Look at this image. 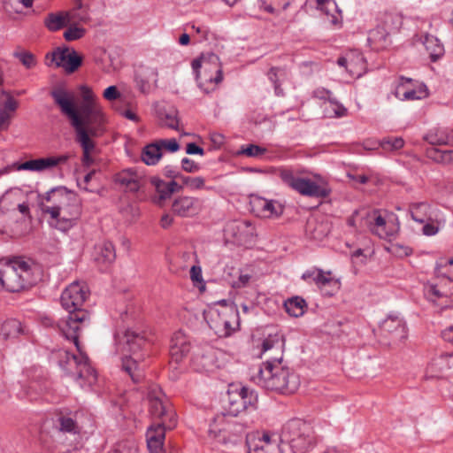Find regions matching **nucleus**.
<instances>
[{
	"label": "nucleus",
	"mask_w": 453,
	"mask_h": 453,
	"mask_svg": "<svg viewBox=\"0 0 453 453\" xmlns=\"http://www.w3.org/2000/svg\"><path fill=\"white\" fill-rule=\"evenodd\" d=\"M325 112L327 117H343L347 114V109L333 98L324 103Z\"/></svg>",
	"instance_id": "obj_45"
},
{
	"label": "nucleus",
	"mask_w": 453,
	"mask_h": 453,
	"mask_svg": "<svg viewBox=\"0 0 453 453\" xmlns=\"http://www.w3.org/2000/svg\"><path fill=\"white\" fill-rule=\"evenodd\" d=\"M79 348L76 347L79 355L69 351H64L60 356L59 365L81 385V387H91L97 380L96 370L91 366L89 359L78 341Z\"/></svg>",
	"instance_id": "obj_9"
},
{
	"label": "nucleus",
	"mask_w": 453,
	"mask_h": 453,
	"mask_svg": "<svg viewBox=\"0 0 453 453\" xmlns=\"http://www.w3.org/2000/svg\"><path fill=\"white\" fill-rule=\"evenodd\" d=\"M79 90L82 98L80 110L76 107L75 93L65 86L55 87L50 94L60 111L70 119L75 141L82 149V164L89 166L93 163L91 153L96 148L91 138L104 134L106 117L91 88L81 85Z\"/></svg>",
	"instance_id": "obj_1"
},
{
	"label": "nucleus",
	"mask_w": 453,
	"mask_h": 453,
	"mask_svg": "<svg viewBox=\"0 0 453 453\" xmlns=\"http://www.w3.org/2000/svg\"><path fill=\"white\" fill-rule=\"evenodd\" d=\"M156 143L160 147V151L166 150L168 152H176L180 149V145L176 139H159L156 141Z\"/></svg>",
	"instance_id": "obj_52"
},
{
	"label": "nucleus",
	"mask_w": 453,
	"mask_h": 453,
	"mask_svg": "<svg viewBox=\"0 0 453 453\" xmlns=\"http://www.w3.org/2000/svg\"><path fill=\"white\" fill-rule=\"evenodd\" d=\"M169 422L165 420L152 424L147 430L146 441L150 453H160L165 438V430L168 428Z\"/></svg>",
	"instance_id": "obj_19"
},
{
	"label": "nucleus",
	"mask_w": 453,
	"mask_h": 453,
	"mask_svg": "<svg viewBox=\"0 0 453 453\" xmlns=\"http://www.w3.org/2000/svg\"><path fill=\"white\" fill-rule=\"evenodd\" d=\"M190 27L196 33V36H197L198 42L207 41L209 39L211 30L208 26L193 23L190 25Z\"/></svg>",
	"instance_id": "obj_53"
},
{
	"label": "nucleus",
	"mask_w": 453,
	"mask_h": 453,
	"mask_svg": "<svg viewBox=\"0 0 453 453\" xmlns=\"http://www.w3.org/2000/svg\"><path fill=\"white\" fill-rule=\"evenodd\" d=\"M12 114L0 111V130H5L9 127Z\"/></svg>",
	"instance_id": "obj_62"
},
{
	"label": "nucleus",
	"mask_w": 453,
	"mask_h": 453,
	"mask_svg": "<svg viewBox=\"0 0 453 453\" xmlns=\"http://www.w3.org/2000/svg\"><path fill=\"white\" fill-rule=\"evenodd\" d=\"M25 333L21 322L15 319L5 320L0 328V334L4 340L15 339Z\"/></svg>",
	"instance_id": "obj_31"
},
{
	"label": "nucleus",
	"mask_w": 453,
	"mask_h": 453,
	"mask_svg": "<svg viewBox=\"0 0 453 453\" xmlns=\"http://www.w3.org/2000/svg\"><path fill=\"white\" fill-rule=\"evenodd\" d=\"M162 157L160 147L155 142L145 146L142 152V160L148 165H156Z\"/></svg>",
	"instance_id": "obj_37"
},
{
	"label": "nucleus",
	"mask_w": 453,
	"mask_h": 453,
	"mask_svg": "<svg viewBox=\"0 0 453 453\" xmlns=\"http://www.w3.org/2000/svg\"><path fill=\"white\" fill-rule=\"evenodd\" d=\"M88 296V288L74 281L65 288L60 297L61 305L68 314L57 323V326L61 334L78 348L80 332L89 323L88 311L81 308Z\"/></svg>",
	"instance_id": "obj_2"
},
{
	"label": "nucleus",
	"mask_w": 453,
	"mask_h": 453,
	"mask_svg": "<svg viewBox=\"0 0 453 453\" xmlns=\"http://www.w3.org/2000/svg\"><path fill=\"white\" fill-rule=\"evenodd\" d=\"M389 34L385 27L377 24L376 27L370 30L368 34V42L374 50H382L390 44Z\"/></svg>",
	"instance_id": "obj_27"
},
{
	"label": "nucleus",
	"mask_w": 453,
	"mask_h": 453,
	"mask_svg": "<svg viewBox=\"0 0 453 453\" xmlns=\"http://www.w3.org/2000/svg\"><path fill=\"white\" fill-rule=\"evenodd\" d=\"M240 396L242 397V401L244 402L245 409L247 410H257V403H258V397L257 394L255 390L250 389L247 387H242L238 390Z\"/></svg>",
	"instance_id": "obj_41"
},
{
	"label": "nucleus",
	"mask_w": 453,
	"mask_h": 453,
	"mask_svg": "<svg viewBox=\"0 0 453 453\" xmlns=\"http://www.w3.org/2000/svg\"><path fill=\"white\" fill-rule=\"evenodd\" d=\"M18 108V102L12 96L8 95L6 100L2 104L0 111L12 114Z\"/></svg>",
	"instance_id": "obj_58"
},
{
	"label": "nucleus",
	"mask_w": 453,
	"mask_h": 453,
	"mask_svg": "<svg viewBox=\"0 0 453 453\" xmlns=\"http://www.w3.org/2000/svg\"><path fill=\"white\" fill-rule=\"evenodd\" d=\"M380 330L386 336L394 340H403L407 336L405 322L398 316H388L380 325Z\"/></svg>",
	"instance_id": "obj_23"
},
{
	"label": "nucleus",
	"mask_w": 453,
	"mask_h": 453,
	"mask_svg": "<svg viewBox=\"0 0 453 453\" xmlns=\"http://www.w3.org/2000/svg\"><path fill=\"white\" fill-rule=\"evenodd\" d=\"M278 175L283 183L303 196L326 198L332 191L326 183H318L311 179L300 177L291 168L279 169Z\"/></svg>",
	"instance_id": "obj_10"
},
{
	"label": "nucleus",
	"mask_w": 453,
	"mask_h": 453,
	"mask_svg": "<svg viewBox=\"0 0 453 453\" xmlns=\"http://www.w3.org/2000/svg\"><path fill=\"white\" fill-rule=\"evenodd\" d=\"M438 230H439L438 226L432 223H427V224L424 225L422 227V233L427 236H432V235L436 234Z\"/></svg>",
	"instance_id": "obj_64"
},
{
	"label": "nucleus",
	"mask_w": 453,
	"mask_h": 453,
	"mask_svg": "<svg viewBox=\"0 0 453 453\" xmlns=\"http://www.w3.org/2000/svg\"><path fill=\"white\" fill-rule=\"evenodd\" d=\"M396 220L395 216L385 219L379 211H373L369 215V229L380 238L388 239L394 236L399 230V224L395 222Z\"/></svg>",
	"instance_id": "obj_15"
},
{
	"label": "nucleus",
	"mask_w": 453,
	"mask_h": 453,
	"mask_svg": "<svg viewBox=\"0 0 453 453\" xmlns=\"http://www.w3.org/2000/svg\"><path fill=\"white\" fill-rule=\"evenodd\" d=\"M23 192L20 188H12L6 191L1 197L0 203L3 206L8 207L16 205L23 198Z\"/></svg>",
	"instance_id": "obj_47"
},
{
	"label": "nucleus",
	"mask_w": 453,
	"mask_h": 453,
	"mask_svg": "<svg viewBox=\"0 0 453 453\" xmlns=\"http://www.w3.org/2000/svg\"><path fill=\"white\" fill-rule=\"evenodd\" d=\"M40 206L43 213L50 214L56 220L55 227L62 232L73 228L82 212L78 194L62 186L46 192L42 196Z\"/></svg>",
	"instance_id": "obj_3"
},
{
	"label": "nucleus",
	"mask_w": 453,
	"mask_h": 453,
	"mask_svg": "<svg viewBox=\"0 0 453 453\" xmlns=\"http://www.w3.org/2000/svg\"><path fill=\"white\" fill-rule=\"evenodd\" d=\"M190 342L183 332L178 331L174 333L171 339L170 345L171 358L176 363H179L188 355L190 351Z\"/></svg>",
	"instance_id": "obj_24"
},
{
	"label": "nucleus",
	"mask_w": 453,
	"mask_h": 453,
	"mask_svg": "<svg viewBox=\"0 0 453 453\" xmlns=\"http://www.w3.org/2000/svg\"><path fill=\"white\" fill-rule=\"evenodd\" d=\"M242 397L238 390L234 391L229 394V403L227 407V412L231 416H237L243 411H246L245 405L243 403Z\"/></svg>",
	"instance_id": "obj_42"
},
{
	"label": "nucleus",
	"mask_w": 453,
	"mask_h": 453,
	"mask_svg": "<svg viewBox=\"0 0 453 453\" xmlns=\"http://www.w3.org/2000/svg\"><path fill=\"white\" fill-rule=\"evenodd\" d=\"M186 152L190 155L199 154L203 156L204 154L203 149L194 142L187 144Z\"/></svg>",
	"instance_id": "obj_63"
},
{
	"label": "nucleus",
	"mask_w": 453,
	"mask_h": 453,
	"mask_svg": "<svg viewBox=\"0 0 453 453\" xmlns=\"http://www.w3.org/2000/svg\"><path fill=\"white\" fill-rule=\"evenodd\" d=\"M191 65L197 81L202 79L201 71L203 73V79L211 85L221 82L223 79L219 59L215 54L203 55L201 58L194 59Z\"/></svg>",
	"instance_id": "obj_13"
},
{
	"label": "nucleus",
	"mask_w": 453,
	"mask_h": 453,
	"mask_svg": "<svg viewBox=\"0 0 453 453\" xmlns=\"http://www.w3.org/2000/svg\"><path fill=\"white\" fill-rule=\"evenodd\" d=\"M71 156L69 154H61L57 156H49L36 159L27 160L19 164L17 167L19 171H31V172H45L52 170H60L63 165H65Z\"/></svg>",
	"instance_id": "obj_14"
},
{
	"label": "nucleus",
	"mask_w": 453,
	"mask_h": 453,
	"mask_svg": "<svg viewBox=\"0 0 453 453\" xmlns=\"http://www.w3.org/2000/svg\"><path fill=\"white\" fill-rule=\"evenodd\" d=\"M103 96L106 100L113 101L120 97V93L115 86H110L104 91Z\"/></svg>",
	"instance_id": "obj_60"
},
{
	"label": "nucleus",
	"mask_w": 453,
	"mask_h": 453,
	"mask_svg": "<svg viewBox=\"0 0 453 453\" xmlns=\"http://www.w3.org/2000/svg\"><path fill=\"white\" fill-rule=\"evenodd\" d=\"M330 232L327 222L319 221L316 218L307 220L305 233L307 236L315 241H322Z\"/></svg>",
	"instance_id": "obj_28"
},
{
	"label": "nucleus",
	"mask_w": 453,
	"mask_h": 453,
	"mask_svg": "<svg viewBox=\"0 0 453 453\" xmlns=\"http://www.w3.org/2000/svg\"><path fill=\"white\" fill-rule=\"evenodd\" d=\"M250 278L251 276L249 274H240L238 279L234 281V288H241L246 287L250 282Z\"/></svg>",
	"instance_id": "obj_61"
},
{
	"label": "nucleus",
	"mask_w": 453,
	"mask_h": 453,
	"mask_svg": "<svg viewBox=\"0 0 453 453\" xmlns=\"http://www.w3.org/2000/svg\"><path fill=\"white\" fill-rule=\"evenodd\" d=\"M215 363L213 349L207 346L206 348H197L193 353L191 365L194 370L199 372H209L212 369Z\"/></svg>",
	"instance_id": "obj_22"
},
{
	"label": "nucleus",
	"mask_w": 453,
	"mask_h": 453,
	"mask_svg": "<svg viewBox=\"0 0 453 453\" xmlns=\"http://www.w3.org/2000/svg\"><path fill=\"white\" fill-rule=\"evenodd\" d=\"M316 3L317 8L327 15L332 10L337 9L336 4L334 0H316Z\"/></svg>",
	"instance_id": "obj_56"
},
{
	"label": "nucleus",
	"mask_w": 453,
	"mask_h": 453,
	"mask_svg": "<svg viewBox=\"0 0 453 453\" xmlns=\"http://www.w3.org/2000/svg\"><path fill=\"white\" fill-rule=\"evenodd\" d=\"M379 146L385 151H394L400 150L404 145V141L402 137H386L378 142Z\"/></svg>",
	"instance_id": "obj_48"
},
{
	"label": "nucleus",
	"mask_w": 453,
	"mask_h": 453,
	"mask_svg": "<svg viewBox=\"0 0 453 453\" xmlns=\"http://www.w3.org/2000/svg\"><path fill=\"white\" fill-rule=\"evenodd\" d=\"M240 317L236 306H224L211 313V327L220 337H227L239 329Z\"/></svg>",
	"instance_id": "obj_12"
},
{
	"label": "nucleus",
	"mask_w": 453,
	"mask_h": 453,
	"mask_svg": "<svg viewBox=\"0 0 453 453\" xmlns=\"http://www.w3.org/2000/svg\"><path fill=\"white\" fill-rule=\"evenodd\" d=\"M269 81L273 84L275 94L280 96H283V89L280 88L281 83L288 78V71L282 67H272L267 73Z\"/></svg>",
	"instance_id": "obj_33"
},
{
	"label": "nucleus",
	"mask_w": 453,
	"mask_h": 453,
	"mask_svg": "<svg viewBox=\"0 0 453 453\" xmlns=\"http://www.w3.org/2000/svg\"><path fill=\"white\" fill-rule=\"evenodd\" d=\"M337 64L344 67L352 77H360L366 69L364 56L357 50H351L337 59Z\"/></svg>",
	"instance_id": "obj_17"
},
{
	"label": "nucleus",
	"mask_w": 453,
	"mask_h": 453,
	"mask_svg": "<svg viewBox=\"0 0 453 453\" xmlns=\"http://www.w3.org/2000/svg\"><path fill=\"white\" fill-rule=\"evenodd\" d=\"M252 210L258 217L271 218L282 213V206L275 201L257 197L251 202Z\"/></svg>",
	"instance_id": "obj_25"
},
{
	"label": "nucleus",
	"mask_w": 453,
	"mask_h": 453,
	"mask_svg": "<svg viewBox=\"0 0 453 453\" xmlns=\"http://www.w3.org/2000/svg\"><path fill=\"white\" fill-rule=\"evenodd\" d=\"M158 119L161 126L172 128L178 129L179 126V119H178V111L174 108H170L169 110H159L158 111Z\"/></svg>",
	"instance_id": "obj_36"
},
{
	"label": "nucleus",
	"mask_w": 453,
	"mask_h": 453,
	"mask_svg": "<svg viewBox=\"0 0 453 453\" xmlns=\"http://www.w3.org/2000/svg\"><path fill=\"white\" fill-rule=\"evenodd\" d=\"M275 435L268 431H259V439L264 443L265 447L267 448L276 442Z\"/></svg>",
	"instance_id": "obj_59"
},
{
	"label": "nucleus",
	"mask_w": 453,
	"mask_h": 453,
	"mask_svg": "<svg viewBox=\"0 0 453 453\" xmlns=\"http://www.w3.org/2000/svg\"><path fill=\"white\" fill-rule=\"evenodd\" d=\"M412 81L410 78H400V82L395 88V95L400 100H416L420 99L421 96L413 88H407L406 84Z\"/></svg>",
	"instance_id": "obj_34"
},
{
	"label": "nucleus",
	"mask_w": 453,
	"mask_h": 453,
	"mask_svg": "<svg viewBox=\"0 0 453 453\" xmlns=\"http://www.w3.org/2000/svg\"><path fill=\"white\" fill-rule=\"evenodd\" d=\"M248 453H263L266 448L259 439V431L252 432L246 436Z\"/></svg>",
	"instance_id": "obj_44"
},
{
	"label": "nucleus",
	"mask_w": 453,
	"mask_h": 453,
	"mask_svg": "<svg viewBox=\"0 0 453 453\" xmlns=\"http://www.w3.org/2000/svg\"><path fill=\"white\" fill-rule=\"evenodd\" d=\"M82 415L81 411H71L64 409L59 411L57 415V426L62 433L72 434H80L81 426L79 424L80 417Z\"/></svg>",
	"instance_id": "obj_18"
},
{
	"label": "nucleus",
	"mask_w": 453,
	"mask_h": 453,
	"mask_svg": "<svg viewBox=\"0 0 453 453\" xmlns=\"http://www.w3.org/2000/svg\"><path fill=\"white\" fill-rule=\"evenodd\" d=\"M172 209L178 216L189 217L199 211V200L192 196H180L173 201Z\"/></svg>",
	"instance_id": "obj_26"
},
{
	"label": "nucleus",
	"mask_w": 453,
	"mask_h": 453,
	"mask_svg": "<svg viewBox=\"0 0 453 453\" xmlns=\"http://www.w3.org/2000/svg\"><path fill=\"white\" fill-rule=\"evenodd\" d=\"M33 263L25 257L0 260V289L19 292L35 282L33 276Z\"/></svg>",
	"instance_id": "obj_6"
},
{
	"label": "nucleus",
	"mask_w": 453,
	"mask_h": 453,
	"mask_svg": "<svg viewBox=\"0 0 453 453\" xmlns=\"http://www.w3.org/2000/svg\"><path fill=\"white\" fill-rule=\"evenodd\" d=\"M280 348V341L279 335L275 334L273 336L269 335V337L265 338L262 344V349L264 352L273 349V348Z\"/></svg>",
	"instance_id": "obj_55"
},
{
	"label": "nucleus",
	"mask_w": 453,
	"mask_h": 453,
	"mask_svg": "<svg viewBox=\"0 0 453 453\" xmlns=\"http://www.w3.org/2000/svg\"><path fill=\"white\" fill-rule=\"evenodd\" d=\"M434 279L425 287L429 300L449 307L453 303V258H441L434 269Z\"/></svg>",
	"instance_id": "obj_7"
},
{
	"label": "nucleus",
	"mask_w": 453,
	"mask_h": 453,
	"mask_svg": "<svg viewBox=\"0 0 453 453\" xmlns=\"http://www.w3.org/2000/svg\"><path fill=\"white\" fill-rule=\"evenodd\" d=\"M425 138L432 145L451 144L453 130L437 129L427 134Z\"/></svg>",
	"instance_id": "obj_32"
},
{
	"label": "nucleus",
	"mask_w": 453,
	"mask_h": 453,
	"mask_svg": "<svg viewBox=\"0 0 453 453\" xmlns=\"http://www.w3.org/2000/svg\"><path fill=\"white\" fill-rule=\"evenodd\" d=\"M69 22L68 14L50 13L45 19V26L50 31H58Z\"/></svg>",
	"instance_id": "obj_40"
},
{
	"label": "nucleus",
	"mask_w": 453,
	"mask_h": 453,
	"mask_svg": "<svg viewBox=\"0 0 453 453\" xmlns=\"http://www.w3.org/2000/svg\"><path fill=\"white\" fill-rule=\"evenodd\" d=\"M47 59L56 64L58 67H62L66 73L75 72L82 63V58L74 50L69 49H57L52 53L46 56Z\"/></svg>",
	"instance_id": "obj_16"
},
{
	"label": "nucleus",
	"mask_w": 453,
	"mask_h": 453,
	"mask_svg": "<svg viewBox=\"0 0 453 453\" xmlns=\"http://www.w3.org/2000/svg\"><path fill=\"white\" fill-rule=\"evenodd\" d=\"M429 205L426 203H415L410 205V212L413 220L424 223L428 217Z\"/></svg>",
	"instance_id": "obj_43"
},
{
	"label": "nucleus",
	"mask_w": 453,
	"mask_h": 453,
	"mask_svg": "<svg viewBox=\"0 0 453 453\" xmlns=\"http://www.w3.org/2000/svg\"><path fill=\"white\" fill-rule=\"evenodd\" d=\"M423 44L431 61L435 62L444 55V46L435 36L426 35Z\"/></svg>",
	"instance_id": "obj_30"
},
{
	"label": "nucleus",
	"mask_w": 453,
	"mask_h": 453,
	"mask_svg": "<svg viewBox=\"0 0 453 453\" xmlns=\"http://www.w3.org/2000/svg\"><path fill=\"white\" fill-rule=\"evenodd\" d=\"M426 155L436 163L447 165H453V150H441L436 148H430L426 150Z\"/></svg>",
	"instance_id": "obj_38"
},
{
	"label": "nucleus",
	"mask_w": 453,
	"mask_h": 453,
	"mask_svg": "<svg viewBox=\"0 0 453 453\" xmlns=\"http://www.w3.org/2000/svg\"><path fill=\"white\" fill-rule=\"evenodd\" d=\"M150 183L155 187L157 195L152 197L154 203L162 206L164 202L171 197L174 192L182 190V186L175 180L165 181L158 177H153Z\"/></svg>",
	"instance_id": "obj_20"
},
{
	"label": "nucleus",
	"mask_w": 453,
	"mask_h": 453,
	"mask_svg": "<svg viewBox=\"0 0 453 453\" xmlns=\"http://www.w3.org/2000/svg\"><path fill=\"white\" fill-rule=\"evenodd\" d=\"M116 258L115 248L111 242H104L98 246L96 260L98 263L110 264Z\"/></svg>",
	"instance_id": "obj_39"
},
{
	"label": "nucleus",
	"mask_w": 453,
	"mask_h": 453,
	"mask_svg": "<svg viewBox=\"0 0 453 453\" xmlns=\"http://www.w3.org/2000/svg\"><path fill=\"white\" fill-rule=\"evenodd\" d=\"M114 180L126 191L137 192L143 185V177L134 168H127L118 173Z\"/></svg>",
	"instance_id": "obj_21"
},
{
	"label": "nucleus",
	"mask_w": 453,
	"mask_h": 453,
	"mask_svg": "<svg viewBox=\"0 0 453 453\" xmlns=\"http://www.w3.org/2000/svg\"><path fill=\"white\" fill-rule=\"evenodd\" d=\"M86 30L76 26L69 27L64 33V38L68 41H75L84 36Z\"/></svg>",
	"instance_id": "obj_51"
},
{
	"label": "nucleus",
	"mask_w": 453,
	"mask_h": 453,
	"mask_svg": "<svg viewBox=\"0 0 453 453\" xmlns=\"http://www.w3.org/2000/svg\"><path fill=\"white\" fill-rule=\"evenodd\" d=\"M148 401L150 413L154 418H158L160 422H169L168 428L172 429L175 426V414L168 403L165 395L161 388L153 385L148 392Z\"/></svg>",
	"instance_id": "obj_11"
},
{
	"label": "nucleus",
	"mask_w": 453,
	"mask_h": 453,
	"mask_svg": "<svg viewBox=\"0 0 453 453\" xmlns=\"http://www.w3.org/2000/svg\"><path fill=\"white\" fill-rule=\"evenodd\" d=\"M378 24L381 27H385L386 31L391 35L396 33L401 28L403 17L397 12H384L380 16Z\"/></svg>",
	"instance_id": "obj_29"
},
{
	"label": "nucleus",
	"mask_w": 453,
	"mask_h": 453,
	"mask_svg": "<svg viewBox=\"0 0 453 453\" xmlns=\"http://www.w3.org/2000/svg\"><path fill=\"white\" fill-rule=\"evenodd\" d=\"M13 56L18 58L27 69H30L36 65L35 57L30 51L25 50H18L13 53Z\"/></svg>",
	"instance_id": "obj_49"
},
{
	"label": "nucleus",
	"mask_w": 453,
	"mask_h": 453,
	"mask_svg": "<svg viewBox=\"0 0 453 453\" xmlns=\"http://www.w3.org/2000/svg\"><path fill=\"white\" fill-rule=\"evenodd\" d=\"M266 152V149L260 147L256 144H249L246 148H242L241 153L250 157H257L264 155Z\"/></svg>",
	"instance_id": "obj_54"
},
{
	"label": "nucleus",
	"mask_w": 453,
	"mask_h": 453,
	"mask_svg": "<svg viewBox=\"0 0 453 453\" xmlns=\"http://www.w3.org/2000/svg\"><path fill=\"white\" fill-rule=\"evenodd\" d=\"M252 380L268 391L285 395L294 393L299 386L298 377L289 368L282 366L280 359L263 363Z\"/></svg>",
	"instance_id": "obj_5"
},
{
	"label": "nucleus",
	"mask_w": 453,
	"mask_h": 453,
	"mask_svg": "<svg viewBox=\"0 0 453 453\" xmlns=\"http://www.w3.org/2000/svg\"><path fill=\"white\" fill-rule=\"evenodd\" d=\"M313 281L319 288H324L331 284L337 285V281L334 280L331 276V272L325 273L320 269H319L314 275Z\"/></svg>",
	"instance_id": "obj_50"
},
{
	"label": "nucleus",
	"mask_w": 453,
	"mask_h": 453,
	"mask_svg": "<svg viewBox=\"0 0 453 453\" xmlns=\"http://www.w3.org/2000/svg\"><path fill=\"white\" fill-rule=\"evenodd\" d=\"M181 168L187 173H196L200 170V165L196 163L194 160L184 157L181 160Z\"/></svg>",
	"instance_id": "obj_57"
},
{
	"label": "nucleus",
	"mask_w": 453,
	"mask_h": 453,
	"mask_svg": "<svg viewBox=\"0 0 453 453\" xmlns=\"http://www.w3.org/2000/svg\"><path fill=\"white\" fill-rule=\"evenodd\" d=\"M280 441L292 453H308L317 445L316 434L311 424L300 418L288 420L281 429Z\"/></svg>",
	"instance_id": "obj_8"
},
{
	"label": "nucleus",
	"mask_w": 453,
	"mask_h": 453,
	"mask_svg": "<svg viewBox=\"0 0 453 453\" xmlns=\"http://www.w3.org/2000/svg\"><path fill=\"white\" fill-rule=\"evenodd\" d=\"M180 179L182 182L183 186H186L190 190H201V189H211V188H207L205 186V179L201 176L192 177L186 175H180Z\"/></svg>",
	"instance_id": "obj_46"
},
{
	"label": "nucleus",
	"mask_w": 453,
	"mask_h": 453,
	"mask_svg": "<svg viewBox=\"0 0 453 453\" xmlns=\"http://www.w3.org/2000/svg\"><path fill=\"white\" fill-rule=\"evenodd\" d=\"M286 311L292 317H300L304 313L306 302L300 296H295L288 299L284 303Z\"/></svg>",
	"instance_id": "obj_35"
},
{
	"label": "nucleus",
	"mask_w": 453,
	"mask_h": 453,
	"mask_svg": "<svg viewBox=\"0 0 453 453\" xmlns=\"http://www.w3.org/2000/svg\"><path fill=\"white\" fill-rule=\"evenodd\" d=\"M123 345L130 356H125L121 359L122 369L134 383L141 382L144 378L143 362L151 354L152 340L145 333L127 329L121 341L117 342V350Z\"/></svg>",
	"instance_id": "obj_4"
}]
</instances>
